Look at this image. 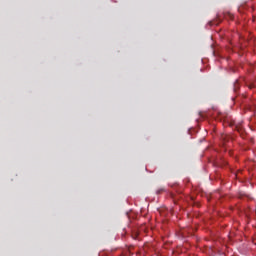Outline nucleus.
<instances>
[{
    "instance_id": "3",
    "label": "nucleus",
    "mask_w": 256,
    "mask_h": 256,
    "mask_svg": "<svg viewBox=\"0 0 256 256\" xmlns=\"http://www.w3.org/2000/svg\"><path fill=\"white\" fill-rule=\"evenodd\" d=\"M230 19H233V15L232 14H230Z\"/></svg>"
},
{
    "instance_id": "2",
    "label": "nucleus",
    "mask_w": 256,
    "mask_h": 256,
    "mask_svg": "<svg viewBox=\"0 0 256 256\" xmlns=\"http://www.w3.org/2000/svg\"><path fill=\"white\" fill-rule=\"evenodd\" d=\"M234 91H237V82L234 84Z\"/></svg>"
},
{
    "instance_id": "1",
    "label": "nucleus",
    "mask_w": 256,
    "mask_h": 256,
    "mask_svg": "<svg viewBox=\"0 0 256 256\" xmlns=\"http://www.w3.org/2000/svg\"><path fill=\"white\" fill-rule=\"evenodd\" d=\"M221 139L224 143H227V141H229V139H231V137H229V135H227V134H222Z\"/></svg>"
}]
</instances>
